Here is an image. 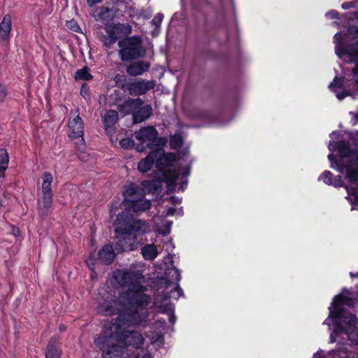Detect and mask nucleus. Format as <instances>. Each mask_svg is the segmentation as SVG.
<instances>
[{"instance_id": "nucleus-1", "label": "nucleus", "mask_w": 358, "mask_h": 358, "mask_svg": "<svg viewBox=\"0 0 358 358\" xmlns=\"http://www.w3.org/2000/svg\"><path fill=\"white\" fill-rule=\"evenodd\" d=\"M113 277L117 284L122 287H127L117 299L111 296L97 307L99 313L104 315L118 314L115 319L106 324V327L113 328L112 333L115 335L119 343L125 346L141 348L144 343V338L138 331L126 330L130 325L140 324L148 317V306L151 302L149 295L145 294L146 287L142 284L144 276L140 271L134 269H116Z\"/></svg>"}, {"instance_id": "nucleus-2", "label": "nucleus", "mask_w": 358, "mask_h": 358, "mask_svg": "<svg viewBox=\"0 0 358 358\" xmlns=\"http://www.w3.org/2000/svg\"><path fill=\"white\" fill-rule=\"evenodd\" d=\"M148 223L142 220H134L125 227H115V250L118 252L133 251L137 249L139 242L138 237L148 233Z\"/></svg>"}, {"instance_id": "nucleus-3", "label": "nucleus", "mask_w": 358, "mask_h": 358, "mask_svg": "<svg viewBox=\"0 0 358 358\" xmlns=\"http://www.w3.org/2000/svg\"><path fill=\"white\" fill-rule=\"evenodd\" d=\"M113 329L115 331V327ZM112 331L111 327L104 324L103 331L94 340L95 345L102 351L103 358H127L126 348L119 343Z\"/></svg>"}, {"instance_id": "nucleus-4", "label": "nucleus", "mask_w": 358, "mask_h": 358, "mask_svg": "<svg viewBox=\"0 0 358 358\" xmlns=\"http://www.w3.org/2000/svg\"><path fill=\"white\" fill-rule=\"evenodd\" d=\"M119 56L123 62H131L145 57L146 50L143 38L138 35L125 37L118 41Z\"/></svg>"}, {"instance_id": "nucleus-5", "label": "nucleus", "mask_w": 358, "mask_h": 358, "mask_svg": "<svg viewBox=\"0 0 358 358\" xmlns=\"http://www.w3.org/2000/svg\"><path fill=\"white\" fill-rule=\"evenodd\" d=\"M168 276L169 279L166 280L167 286L171 284V281L172 282H176V287H174L173 291L171 293L164 292L162 294H158L155 299V305L162 308L164 312L172 311L173 310V307L169 301L171 298L178 299L180 296L183 295V291L179 285V282L181 279L180 271L176 266H172L169 269Z\"/></svg>"}, {"instance_id": "nucleus-6", "label": "nucleus", "mask_w": 358, "mask_h": 358, "mask_svg": "<svg viewBox=\"0 0 358 358\" xmlns=\"http://www.w3.org/2000/svg\"><path fill=\"white\" fill-rule=\"evenodd\" d=\"M123 196L124 201L127 203L128 208L134 213L143 212L151 207L150 201L143 199L144 189L134 183H131L124 187Z\"/></svg>"}, {"instance_id": "nucleus-7", "label": "nucleus", "mask_w": 358, "mask_h": 358, "mask_svg": "<svg viewBox=\"0 0 358 358\" xmlns=\"http://www.w3.org/2000/svg\"><path fill=\"white\" fill-rule=\"evenodd\" d=\"M135 137L141 142V145H138L136 149L138 151H142L144 148L143 144L147 143L146 146L150 149H153L154 146L158 145L157 131L154 127H146L141 129L135 133Z\"/></svg>"}, {"instance_id": "nucleus-8", "label": "nucleus", "mask_w": 358, "mask_h": 358, "mask_svg": "<svg viewBox=\"0 0 358 358\" xmlns=\"http://www.w3.org/2000/svg\"><path fill=\"white\" fill-rule=\"evenodd\" d=\"M155 85V80L139 79L126 83L123 87L130 95L141 96L145 94L148 91L154 89Z\"/></svg>"}, {"instance_id": "nucleus-9", "label": "nucleus", "mask_w": 358, "mask_h": 358, "mask_svg": "<svg viewBox=\"0 0 358 358\" xmlns=\"http://www.w3.org/2000/svg\"><path fill=\"white\" fill-rule=\"evenodd\" d=\"M356 301L355 299L345 296L342 294L336 296L331 303L334 309L329 308V317L341 318L345 314V306L354 307Z\"/></svg>"}, {"instance_id": "nucleus-10", "label": "nucleus", "mask_w": 358, "mask_h": 358, "mask_svg": "<svg viewBox=\"0 0 358 358\" xmlns=\"http://www.w3.org/2000/svg\"><path fill=\"white\" fill-rule=\"evenodd\" d=\"M164 157L165 155L163 150H154L138 163V170L141 173H145L152 169L155 162L157 164L158 162Z\"/></svg>"}, {"instance_id": "nucleus-11", "label": "nucleus", "mask_w": 358, "mask_h": 358, "mask_svg": "<svg viewBox=\"0 0 358 358\" xmlns=\"http://www.w3.org/2000/svg\"><path fill=\"white\" fill-rule=\"evenodd\" d=\"M339 319L341 320V322L336 324L334 333L344 334V329H349L350 331H357L358 329V319L355 315H343V316Z\"/></svg>"}, {"instance_id": "nucleus-12", "label": "nucleus", "mask_w": 358, "mask_h": 358, "mask_svg": "<svg viewBox=\"0 0 358 358\" xmlns=\"http://www.w3.org/2000/svg\"><path fill=\"white\" fill-rule=\"evenodd\" d=\"M69 128V136L70 138H81V141L84 142V125L81 117L78 113L77 115L69 120L68 124Z\"/></svg>"}, {"instance_id": "nucleus-13", "label": "nucleus", "mask_w": 358, "mask_h": 358, "mask_svg": "<svg viewBox=\"0 0 358 358\" xmlns=\"http://www.w3.org/2000/svg\"><path fill=\"white\" fill-rule=\"evenodd\" d=\"M340 165L346 171L347 177L350 181L358 180V156L350 159L349 162H340Z\"/></svg>"}, {"instance_id": "nucleus-14", "label": "nucleus", "mask_w": 358, "mask_h": 358, "mask_svg": "<svg viewBox=\"0 0 358 358\" xmlns=\"http://www.w3.org/2000/svg\"><path fill=\"white\" fill-rule=\"evenodd\" d=\"M150 63L145 61H137L131 63L126 68V72L131 76H138L149 71Z\"/></svg>"}, {"instance_id": "nucleus-15", "label": "nucleus", "mask_w": 358, "mask_h": 358, "mask_svg": "<svg viewBox=\"0 0 358 358\" xmlns=\"http://www.w3.org/2000/svg\"><path fill=\"white\" fill-rule=\"evenodd\" d=\"M143 104V101L141 98L129 99L118 106L120 113L124 115L134 114L139 106Z\"/></svg>"}, {"instance_id": "nucleus-16", "label": "nucleus", "mask_w": 358, "mask_h": 358, "mask_svg": "<svg viewBox=\"0 0 358 358\" xmlns=\"http://www.w3.org/2000/svg\"><path fill=\"white\" fill-rule=\"evenodd\" d=\"M115 255L111 245H105L98 252V259L101 264L109 265L115 259Z\"/></svg>"}, {"instance_id": "nucleus-17", "label": "nucleus", "mask_w": 358, "mask_h": 358, "mask_svg": "<svg viewBox=\"0 0 358 358\" xmlns=\"http://www.w3.org/2000/svg\"><path fill=\"white\" fill-rule=\"evenodd\" d=\"M337 150L341 157L342 158L340 162L343 160L346 163L347 162L350 161L348 160L349 158L352 159L357 156L354 150L350 148L349 143L344 141L338 142Z\"/></svg>"}, {"instance_id": "nucleus-18", "label": "nucleus", "mask_w": 358, "mask_h": 358, "mask_svg": "<svg viewBox=\"0 0 358 358\" xmlns=\"http://www.w3.org/2000/svg\"><path fill=\"white\" fill-rule=\"evenodd\" d=\"M152 114V108L150 105H141L133 114L134 123H141L148 119Z\"/></svg>"}, {"instance_id": "nucleus-19", "label": "nucleus", "mask_w": 358, "mask_h": 358, "mask_svg": "<svg viewBox=\"0 0 358 358\" xmlns=\"http://www.w3.org/2000/svg\"><path fill=\"white\" fill-rule=\"evenodd\" d=\"M53 194H43L41 200L38 201V213L42 217H46L52 204Z\"/></svg>"}, {"instance_id": "nucleus-20", "label": "nucleus", "mask_w": 358, "mask_h": 358, "mask_svg": "<svg viewBox=\"0 0 358 358\" xmlns=\"http://www.w3.org/2000/svg\"><path fill=\"white\" fill-rule=\"evenodd\" d=\"M12 27L11 17L9 15L3 16L0 23V37L3 41H8Z\"/></svg>"}, {"instance_id": "nucleus-21", "label": "nucleus", "mask_w": 358, "mask_h": 358, "mask_svg": "<svg viewBox=\"0 0 358 358\" xmlns=\"http://www.w3.org/2000/svg\"><path fill=\"white\" fill-rule=\"evenodd\" d=\"M141 254L145 260H154L158 255L157 246L152 244H147L141 249Z\"/></svg>"}, {"instance_id": "nucleus-22", "label": "nucleus", "mask_w": 358, "mask_h": 358, "mask_svg": "<svg viewBox=\"0 0 358 358\" xmlns=\"http://www.w3.org/2000/svg\"><path fill=\"white\" fill-rule=\"evenodd\" d=\"M46 358H60V351L57 346L55 338H51L47 345L45 351Z\"/></svg>"}, {"instance_id": "nucleus-23", "label": "nucleus", "mask_w": 358, "mask_h": 358, "mask_svg": "<svg viewBox=\"0 0 358 358\" xmlns=\"http://www.w3.org/2000/svg\"><path fill=\"white\" fill-rule=\"evenodd\" d=\"M164 178L166 180L168 188H174L179 178L180 173L176 169H168L164 173Z\"/></svg>"}, {"instance_id": "nucleus-24", "label": "nucleus", "mask_w": 358, "mask_h": 358, "mask_svg": "<svg viewBox=\"0 0 358 358\" xmlns=\"http://www.w3.org/2000/svg\"><path fill=\"white\" fill-rule=\"evenodd\" d=\"M9 157L6 150L0 149V178H4L5 171L8 168Z\"/></svg>"}, {"instance_id": "nucleus-25", "label": "nucleus", "mask_w": 358, "mask_h": 358, "mask_svg": "<svg viewBox=\"0 0 358 358\" xmlns=\"http://www.w3.org/2000/svg\"><path fill=\"white\" fill-rule=\"evenodd\" d=\"M43 184H42V192L43 194H53L51 184L52 182V176L48 172H45L43 174Z\"/></svg>"}, {"instance_id": "nucleus-26", "label": "nucleus", "mask_w": 358, "mask_h": 358, "mask_svg": "<svg viewBox=\"0 0 358 358\" xmlns=\"http://www.w3.org/2000/svg\"><path fill=\"white\" fill-rule=\"evenodd\" d=\"M118 120V114L114 110H110L106 112L103 117V122L106 129L111 127L116 124Z\"/></svg>"}, {"instance_id": "nucleus-27", "label": "nucleus", "mask_w": 358, "mask_h": 358, "mask_svg": "<svg viewBox=\"0 0 358 358\" xmlns=\"http://www.w3.org/2000/svg\"><path fill=\"white\" fill-rule=\"evenodd\" d=\"M92 76L87 66H84L76 72L74 78L76 80H90L92 79Z\"/></svg>"}, {"instance_id": "nucleus-28", "label": "nucleus", "mask_w": 358, "mask_h": 358, "mask_svg": "<svg viewBox=\"0 0 358 358\" xmlns=\"http://www.w3.org/2000/svg\"><path fill=\"white\" fill-rule=\"evenodd\" d=\"M114 26L120 38L128 36L132 32L131 26L129 24L117 23Z\"/></svg>"}, {"instance_id": "nucleus-29", "label": "nucleus", "mask_w": 358, "mask_h": 358, "mask_svg": "<svg viewBox=\"0 0 358 358\" xmlns=\"http://www.w3.org/2000/svg\"><path fill=\"white\" fill-rule=\"evenodd\" d=\"M141 185L151 192H155L161 187L160 182L155 180H143Z\"/></svg>"}, {"instance_id": "nucleus-30", "label": "nucleus", "mask_w": 358, "mask_h": 358, "mask_svg": "<svg viewBox=\"0 0 358 358\" xmlns=\"http://www.w3.org/2000/svg\"><path fill=\"white\" fill-rule=\"evenodd\" d=\"M129 219L128 213L122 211L117 214L116 217V225L115 227H125L129 223L127 222V220Z\"/></svg>"}, {"instance_id": "nucleus-31", "label": "nucleus", "mask_w": 358, "mask_h": 358, "mask_svg": "<svg viewBox=\"0 0 358 358\" xmlns=\"http://www.w3.org/2000/svg\"><path fill=\"white\" fill-rule=\"evenodd\" d=\"M97 16L101 20H107L110 18L111 10L106 6L99 7L97 10Z\"/></svg>"}, {"instance_id": "nucleus-32", "label": "nucleus", "mask_w": 358, "mask_h": 358, "mask_svg": "<svg viewBox=\"0 0 358 358\" xmlns=\"http://www.w3.org/2000/svg\"><path fill=\"white\" fill-rule=\"evenodd\" d=\"M106 32L107 34V36H108L111 38H113L115 41L120 38L114 25L107 26L106 27Z\"/></svg>"}, {"instance_id": "nucleus-33", "label": "nucleus", "mask_w": 358, "mask_h": 358, "mask_svg": "<svg viewBox=\"0 0 358 358\" xmlns=\"http://www.w3.org/2000/svg\"><path fill=\"white\" fill-rule=\"evenodd\" d=\"M333 175L329 171H325L319 178V180H322L325 184L334 185L331 180Z\"/></svg>"}, {"instance_id": "nucleus-34", "label": "nucleus", "mask_w": 358, "mask_h": 358, "mask_svg": "<svg viewBox=\"0 0 358 358\" xmlns=\"http://www.w3.org/2000/svg\"><path fill=\"white\" fill-rule=\"evenodd\" d=\"M101 41L103 43V45L108 49L111 48L113 45L116 42L115 40L110 38L107 35H102L101 37Z\"/></svg>"}, {"instance_id": "nucleus-35", "label": "nucleus", "mask_w": 358, "mask_h": 358, "mask_svg": "<svg viewBox=\"0 0 358 358\" xmlns=\"http://www.w3.org/2000/svg\"><path fill=\"white\" fill-rule=\"evenodd\" d=\"M344 334L348 335L349 340L358 345V332L357 331H350L349 329H344Z\"/></svg>"}, {"instance_id": "nucleus-36", "label": "nucleus", "mask_w": 358, "mask_h": 358, "mask_svg": "<svg viewBox=\"0 0 358 358\" xmlns=\"http://www.w3.org/2000/svg\"><path fill=\"white\" fill-rule=\"evenodd\" d=\"M120 145L123 148L129 149L134 146V142L131 138H125L120 141Z\"/></svg>"}, {"instance_id": "nucleus-37", "label": "nucleus", "mask_w": 358, "mask_h": 358, "mask_svg": "<svg viewBox=\"0 0 358 358\" xmlns=\"http://www.w3.org/2000/svg\"><path fill=\"white\" fill-rule=\"evenodd\" d=\"M164 15L162 13H157L152 20L151 23L156 27H159L162 22Z\"/></svg>"}, {"instance_id": "nucleus-38", "label": "nucleus", "mask_w": 358, "mask_h": 358, "mask_svg": "<svg viewBox=\"0 0 358 358\" xmlns=\"http://www.w3.org/2000/svg\"><path fill=\"white\" fill-rule=\"evenodd\" d=\"M66 27L74 32H79L80 30L79 25L74 20L68 21L66 22Z\"/></svg>"}, {"instance_id": "nucleus-39", "label": "nucleus", "mask_w": 358, "mask_h": 358, "mask_svg": "<svg viewBox=\"0 0 358 358\" xmlns=\"http://www.w3.org/2000/svg\"><path fill=\"white\" fill-rule=\"evenodd\" d=\"M182 140L180 138H173L171 139L170 145L171 148L177 149L181 147Z\"/></svg>"}, {"instance_id": "nucleus-40", "label": "nucleus", "mask_w": 358, "mask_h": 358, "mask_svg": "<svg viewBox=\"0 0 358 358\" xmlns=\"http://www.w3.org/2000/svg\"><path fill=\"white\" fill-rule=\"evenodd\" d=\"M349 54L352 57V59L355 60V58L354 57H357L358 59V41L351 48Z\"/></svg>"}, {"instance_id": "nucleus-41", "label": "nucleus", "mask_w": 358, "mask_h": 358, "mask_svg": "<svg viewBox=\"0 0 358 358\" xmlns=\"http://www.w3.org/2000/svg\"><path fill=\"white\" fill-rule=\"evenodd\" d=\"M342 86H343V80H342V79L336 77L334 79L333 82H331L330 83V85H329V88H332L334 87H341Z\"/></svg>"}, {"instance_id": "nucleus-42", "label": "nucleus", "mask_w": 358, "mask_h": 358, "mask_svg": "<svg viewBox=\"0 0 358 358\" xmlns=\"http://www.w3.org/2000/svg\"><path fill=\"white\" fill-rule=\"evenodd\" d=\"M7 95L6 89L0 83V101H3Z\"/></svg>"}, {"instance_id": "nucleus-43", "label": "nucleus", "mask_w": 358, "mask_h": 358, "mask_svg": "<svg viewBox=\"0 0 358 358\" xmlns=\"http://www.w3.org/2000/svg\"><path fill=\"white\" fill-rule=\"evenodd\" d=\"M102 1L103 0H86L87 3L90 7H93L94 5L101 3Z\"/></svg>"}, {"instance_id": "nucleus-44", "label": "nucleus", "mask_w": 358, "mask_h": 358, "mask_svg": "<svg viewBox=\"0 0 358 358\" xmlns=\"http://www.w3.org/2000/svg\"><path fill=\"white\" fill-rule=\"evenodd\" d=\"M349 92H340V93H337L336 94V97L339 99V100H342L344 98H345L348 95H349Z\"/></svg>"}, {"instance_id": "nucleus-45", "label": "nucleus", "mask_w": 358, "mask_h": 358, "mask_svg": "<svg viewBox=\"0 0 358 358\" xmlns=\"http://www.w3.org/2000/svg\"><path fill=\"white\" fill-rule=\"evenodd\" d=\"M354 7V3L353 2H345L342 4V8L344 10L349 9L350 8Z\"/></svg>"}, {"instance_id": "nucleus-46", "label": "nucleus", "mask_w": 358, "mask_h": 358, "mask_svg": "<svg viewBox=\"0 0 358 358\" xmlns=\"http://www.w3.org/2000/svg\"><path fill=\"white\" fill-rule=\"evenodd\" d=\"M134 358H152L151 355L148 352H144L143 354H138Z\"/></svg>"}, {"instance_id": "nucleus-47", "label": "nucleus", "mask_w": 358, "mask_h": 358, "mask_svg": "<svg viewBox=\"0 0 358 358\" xmlns=\"http://www.w3.org/2000/svg\"><path fill=\"white\" fill-rule=\"evenodd\" d=\"M352 73L355 75H358V59L356 61L355 66L352 69Z\"/></svg>"}, {"instance_id": "nucleus-48", "label": "nucleus", "mask_w": 358, "mask_h": 358, "mask_svg": "<svg viewBox=\"0 0 358 358\" xmlns=\"http://www.w3.org/2000/svg\"><path fill=\"white\" fill-rule=\"evenodd\" d=\"M175 212H176V209H175V208H169L168 209L167 214H168L169 215H174Z\"/></svg>"}, {"instance_id": "nucleus-49", "label": "nucleus", "mask_w": 358, "mask_h": 358, "mask_svg": "<svg viewBox=\"0 0 358 358\" xmlns=\"http://www.w3.org/2000/svg\"><path fill=\"white\" fill-rule=\"evenodd\" d=\"M171 202H172L173 203H178V202H179V201H180L178 199V198H176V197H175V196L171 197Z\"/></svg>"}, {"instance_id": "nucleus-50", "label": "nucleus", "mask_w": 358, "mask_h": 358, "mask_svg": "<svg viewBox=\"0 0 358 358\" xmlns=\"http://www.w3.org/2000/svg\"><path fill=\"white\" fill-rule=\"evenodd\" d=\"M86 89H87V85L86 84L83 85V86L81 87V90H80L81 94H83V92H85Z\"/></svg>"}, {"instance_id": "nucleus-51", "label": "nucleus", "mask_w": 358, "mask_h": 358, "mask_svg": "<svg viewBox=\"0 0 358 358\" xmlns=\"http://www.w3.org/2000/svg\"><path fill=\"white\" fill-rule=\"evenodd\" d=\"M330 341H331V343L335 342V338L334 337L333 334H331V336H330Z\"/></svg>"}, {"instance_id": "nucleus-52", "label": "nucleus", "mask_w": 358, "mask_h": 358, "mask_svg": "<svg viewBox=\"0 0 358 358\" xmlns=\"http://www.w3.org/2000/svg\"><path fill=\"white\" fill-rule=\"evenodd\" d=\"M175 157L173 154H169V156L168 157L169 159H173Z\"/></svg>"}, {"instance_id": "nucleus-53", "label": "nucleus", "mask_w": 358, "mask_h": 358, "mask_svg": "<svg viewBox=\"0 0 358 358\" xmlns=\"http://www.w3.org/2000/svg\"><path fill=\"white\" fill-rule=\"evenodd\" d=\"M175 320H176V319H175V317H170V321H171V322L173 323V322H174V321H175Z\"/></svg>"}, {"instance_id": "nucleus-54", "label": "nucleus", "mask_w": 358, "mask_h": 358, "mask_svg": "<svg viewBox=\"0 0 358 358\" xmlns=\"http://www.w3.org/2000/svg\"><path fill=\"white\" fill-rule=\"evenodd\" d=\"M59 329H60L61 331H64L65 330V327H64L63 326H60Z\"/></svg>"}, {"instance_id": "nucleus-55", "label": "nucleus", "mask_w": 358, "mask_h": 358, "mask_svg": "<svg viewBox=\"0 0 358 358\" xmlns=\"http://www.w3.org/2000/svg\"><path fill=\"white\" fill-rule=\"evenodd\" d=\"M357 275H358V273L355 275V274H353L352 273H350V275L352 277L357 276Z\"/></svg>"}, {"instance_id": "nucleus-56", "label": "nucleus", "mask_w": 358, "mask_h": 358, "mask_svg": "<svg viewBox=\"0 0 358 358\" xmlns=\"http://www.w3.org/2000/svg\"><path fill=\"white\" fill-rule=\"evenodd\" d=\"M17 232L18 233V232H19V230H17V231H14V235H15V236H17Z\"/></svg>"}, {"instance_id": "nucleus-57", "label": "nucleus", "mask_w": 358, "mask_h": 358, "mask_svg": "<svg viewBox=\"0 0 358 358\" xmlns=\"http://www.w3.org/2000/svg\"><path fill=\"white\" fill-rule=\"evenodd\" d=\"M17 232L18 233V232H19V230H17V231H14V235H15V236H17Z\"/></svg>"}, {"instance_id": "nucleus-58", "label": "nucleus", "mask_w": 358, "mask_h": 358, "mask_svg": "<svg viewBox=\"0 0 358 358\" xmlns=\"http://www.w3.org/2000/svg\"><path fill=\"white\" fill-rule=\"evenodd\" d=\"M17 232L18 233V232H19V230H17V231H14V235H15V236H17Z\"/></svg>"}, {"instance_id": "nucleus-59", "label": "nucleus", "mask_w": 358, "mask_h": 358, "mask_svg": "<svg viewBox=\"0 0 358 358\" xmlns=\"http://www.w3.org/2000/svg\"><path fill=\"white\" fill-rule=\"evenodd\" d=\"M329 159L330 160H331V155H329Z\"/></svg>"}, {"instance_id": "nucleus-60", "label": "nucleus", "mask_w": 358, "mask_h": 358, "mask_svg": "<svg viewBox=\"0 0 358 358\" xmlns=\"http://www.w3.org/2000/svg\"><path fill=\"white\" fill-rule=\"evenodd\" d=\"M189 174V171H187L186 173V176Z\"/></svg>"}, {"instance_id": "nucleus-61", "label": "nucleus", "mask_w": 358, "mask_h": 358, "mask_svg": "<svg viewBox=\"0 0 358 358\" xmlns=\"http://www.w3.org/2000/svg\"><path fill=\"white\" fill-rule=\"evenodd\" d=\"M356 82L358 83V80H357Z\"/></svg>"}, {"instance_id": "nucleus-62", "label": "nucleus", "mask_w": 358, "mask_h": 358, "mask_svg": "<svg viewBox=\"0 0 358 358\" xmlns=\"http://www.w3.org/2000/svg\"><path fill=\"white\" fill-rule=\"evenodd\" d=\"M357 358H358V357H357Z\"/></svg>"}]
</instances>
